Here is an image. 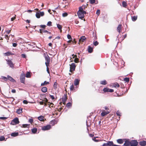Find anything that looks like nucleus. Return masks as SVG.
<instances>
[{"label":"nucleus","instance_id":"nucleus-42","mask_svg":"<svg viewBox=\"0 0 146 146\" xmlns=\"http://www.w3.org/2000/svg\"><path fill=\"white\" fill-rule=\"evenodd\" d=\"M51 124H53V125L56 124L57 122L55 120H52L51 121Z\"/></svg>","mask_w":146,"mask_h":146},{"label":"nucleus","instance_id":"nucleus-38","mask_svg":"<svg viewBox=\"0 0 146 146\" xmlns=\"http://www.w3.org/2000/svg\"><path fill=\"white\" fill-rule=\"evenodd\" d=\"M74 62L76 63H77L79 62V59L78 58H75L74 60Z\"/></svg>","mask_w":146,"mask_h":146},{"label":"nucleus","instance_id":"nucleus-3","mask_svg":"<svg viewBox=\"0 0 146 146\" xmlns=\"http://www.w3.org/2000/svg\"><path fill=\"white\" fill-rule=\"evenodd\" d=\"M70 65V72H72L73 71H75L76 67V65L75 64L73 63H72Z\"/></svg>","mask_w":146,"mask_h":146},{"label":"nucleus","instance_id":"nucleus-63","mask_svg":"<svg viewBox=\"0 0 146 146\" xmlns=\"http://www.w3.org/2000/svg\"><path fill=\"white\" fill-rule=\"evenodd\" d=\"M40 27H41L42 28H45L46 26L45 25H41L40 26Z\"/></svg>","mask_w":146,"mask_h":146},{"label":"nucleus","instance_id":"nucleus-53","mask_svg":"<svg viewBox=\"0 0 146 146\" xmlns=\"http://www.w3.org/2000/svg\"><path fill=\"white\" fill-rule=\"evenodd\" d=\"M5 38L7 40H9V36H8V35H6L5 36Z\"/></svg>","mask_w":146,"mask_h":146},{"label":"nucleus","instance_id":"nucleus-26","mask_svg":"<svg viewBox=\"0 0 146 146\" xmlns=\"http://www.w3.org/2000/svg\"><path fill=\"white\" fill-rule=\"evenodd\" d=\"M26 76L27 78H30L31 77V72H28L26 74Z\"/></svg>","mask_w":146,"mask_h":146},{"label":"nucleus","instance_id":"nucleus-58","mask_svg":"<svg viewBox=\"0 0 146 146\" xmlns=\"http://www.w3.org/2000/svg\"><path fill=\"white\" fill-rule=\"evenodd\" d=\"M16 15H15V16L13 17H12L11 18V21H14L15 19H16Z\"/></svg>","mask_w":146,"mask_h":146},{"label":"nucleus","instance_id":"nucleus-32","mask_svg":"<svg viewBox=\"0 0 146 146\" xmlns=\"http://www.w3.org/2000/svg\"><path fill=\"white\" fill-rule=\"evenodd\" d=\"M137 16H134L132 17V20L133 21H135L137 19Z\"/></svg>","mask_w":146,"mask_h":146},{"label":"nucleus","instance_id":"nucleus-12","mask_svg":"<svg viewBox=\"0 0 146 146\" xmlns=\"http://www.w3.org/2000/svg\"><path fill=\"white\" fill-rule=\"evenodd\" d=\"M123 145L125 146H130V141L129 140H126L124 143Z\"/></svg>","mask_w":146,"mask_h":146},{"label":"nucleus","instance_id":"nucleus-64","mask_svg":"<svg viewBox=\"0 0 146 146\" xmlns=\"http://www.w3.org/2000/svg\"><path fill=\"white\" fill-rule=\"evenodd\" d=\"M23 103L25 104H27L28 103V102L27 101V100H24L23 102Z\"/></svg>","mask_w":146,"mask_h":146},{"label":"nucleus","instance_id":"nucleus-43","mask_svg":"<svg viewBox=\"0 0 146 146\" xmlns=\"http://www.w3.org/2000/svg\"><path fill=\"white\" fill-rule=\"evenodd\" d=\"M90 3L91 4H93L95 3L96 0H90Z\"/></svg>","mask_w":146,"mask_h":146},{"label":"nucleus","instance_id":"nucleus-20","mask_svg":"<svg viewBox=\"0 0 146 146\" xmlns=\"http://www.w3.org/2000/svg\"><path fill=\"white\" fill-rule=\"evenodd\" d=\"M88 51L89 53H91L93 51V48L90 46H89L88 48Z\"/></svg>","mask_w":146,"mask_h":146},{"label":"nucleus","instance_id":"nucleus-2","mask_svg":"<svg viewBox=\"0 0 146 146\" xmlns=\"http://www.w3.org/2000/svg\"><path fill=\"white\" fill-rule=\"evenodd\" d=\"M45 58L46 60L45 64L46 67H48L49 66L50 62V58L48 55H47L45 56Z\"/></svg>","mask_w":146,"mask_h":146},{"label":"nucleus","instance_id":"nucleus-48","mask_svg":"<svg viewBox=\"0 0 146 146\" xmlns=\"http://www.w3.org/2000/svg\"><path fill=\"white\" fill-rule=\"evenodd\" d=\"M52 23L51 22L49 21L48 22L47 25L48 26H52Z\"/></svg>","mask_w":146,"mask_h":146},{"label":"nucleus","instance_id":"nucleus-11","mask_svg":"<svg viewBox=\"0 0 146 146\" xmlns=\"http://www.w3.org/2000/svg\"><path fill=\"white\" fill-rule=\"evenodd\" d=\"M111 86H112V87H115V88H118L120 86V85L118 84V83L115 82L111 84Z\"/></svg>","mask_w":146,"mask_h":146},{"label":"nucleus","instance_id":"nucleus-36","mask_svg":"<svg viewBox=\"0 0 146 146\" xmlns=\"http://www.w3.org/2000/svg\"><path fill=\"white\" fill-rule=\"evenodd\" d=\"M120 86H121V88L122 89H123V88H124V89H125V90L126 91H127V88H125V86H124V85L122 84H120Z\"/></svg>","mask_w":146,"mask_h":146},{"label":"nucleus","instance_id":"nucleus-45","mask_svg":"<svg viewBox=\"0 0 146 146\" xmlns=\"http://www.w3.org/2000/svg\"><path fill=\"white\" fill-rule=\"evenodd\" d=\"M68 15V13H64L62 14V15L63 17H66Z\"/></svg>","mask_w":146,"mask_h":146},{"label":"nucleus","instance_id":"nucleus-8","mask_svg":"<svg viewBox=\"0 0 146 146\" xmlns=\"http://www.w3.org/2000/svg\"><path fill=\"white\" fill-rule=\"evenodd\" d=\"M113 95L115 96H119L123 94V92H114Z\"/></svg>","mask_w":146,"mask_h":146},{"label":"nucleus","instance_id":"nucleus-16","mask_svg":"<svg viewBox=\"0 0 146 146\" xmlns=\"http://www.w3.org/2000/svg\"><path fill=\"white\" fill-rule=\"evenodd\" d=\"M86 8H87L86 5H83L82 6L80 7H79V9L81 11H84V10H85Z\"/></svg>","mask_w":146,"mask_h":146},{"label":"nucleus","instance_id":"nucleus-15","mask_svg":"<svg viewBox=\"0 0 146 146\" xmlns=\"http://www.w3.org/2000/svg\"><path fill=\"white\" fill-rule=\"evenodd\" d=\"M86 39V38L85 36H82L79 40V42H83Z\"/></svg>","mask_w":146,"mask_h":146},{"label":"nucleus","instance_id":"nucleus-34","mask_svg":"<svg viewBox=\"0 0 146 146\" xmlns=\"http://www.w3.org/2000/svg\"><path fill=\"white\" fill-rule=\"evenodd\" d=\"M22 112V109H18L17 111V113L18 114L21 113Z\"/></svg>","mask_w":146,"mask_h":146},{"label":"nucleus","instance_id":"nucleus-6","mask_svg":"<svg viewBox=\"0 0 146 146\" xmlns=\"http://www.w3.org/2000/svg\"><path fill=\"white\" fill-rule=\"evenodd\" d=\"M25 79V74L23 72L20 76V80L21 82L24 83Z\"/></svg>","mask_w":146,"mask_h":146},{"label":"nucleus","instance_id":"nucleus-18","mask_svg":"<svg viewBox=\"0 0 146 146\" xmlns=\"http://www.w3.org/2000/svg\"><path fill=\"white\" fill-rule=\"evenodd\" d=\"M100 84L102 85H106L107 84V82L106 80H104L100 81Z\"/></svg>","mask_w":146,"mask_h":146},{"label":"nucleus","instance_id":"nucleus-24","mask_svg":"<svg viewBox=\"0 0 146 146\" xmlns=\"http://www.w3.org/2000/svg\"><path fill=\"white\" fill-rule=\"evenodd\" d=\"M19 133L17 132L13 133H11V135L13 137H16L18 136Z\"/></svg>","mask_w":146,"mask_h":146},{"label":"nucleus","instance_id":"nucleus-50","mask_svg":"<svg viewBox=\"0 0 146 146\" xmlns=\"http://www.w3.org/2000/svg\"><path fill=\"white\" fill-rule=\"evenodd\" d=\"M57 83L56 82H55L54 83V87L55 88H57Z\"/></svg>","mask_w":146,"mask_h":146},{"label":"nucleus","instance_id":"nucleus-52","mask_svg":"<svg viewBox=\"0 0 146 146\" xmlns=\"http://www.w3.org/2000/svg\"><path fill=\"white\" fill-rule=\"evenodd\" d=\"M117 115L119 116H120L121 115V113L119 111H117L116 112Z\"/></svg>","mask_w":146,"mask_h":146},{"label":"nucleus","instance_id":"nucleus-5","mask_svg":"<svg viewBox=\"0 0 146 146\" xmlns=\"http://www.w3.org/2000/svg\"><path fill=\"white\" fill-rule=\"evenodd\" d=\"M19 123V121L18 118L16 117L11 121V124L13 125H15Z\"/></svg>","mask_w":146,"mask_h":146},{"label":"nucleus","instance_id":"nucleus-4","mask_svg":"<svg viewBox=\"0 0 146 146\" xmlns=\"http://www.w3.org/2000/svg\"><path fill=\"white\" fill-rule=\"evenodd\" d=\"M120 146L118 145H116L113 144V142L111 141H108L106 143H104L102 146Z\"/></svg>","mask_w":146,"mask_h":146},{"label":"nucleus","instance_id":"nucleus-14","mask_svg":"<svg viewBox=\"0 0 146 146\" xmlns=\"http://www.w3.org/2000/svg\"><path fill=\"white\" fill-rule=\"evenodd\" d=\"M38 119L40 121H43L45 120V118L42 116H40L38 117Z\"/></svg>","mask_w":146,"mask_h":146},{"label":"nucleus","instance_id":"nucleus-60","mask_svg":"<svg viewBox=\"0 0 146 146\" xmlns=\"http://www.w3.org/2000/svg\"><path fill=\"white\" fill-rule=\"evenodd\" d=\"M17 45V44L16 43H14L13 44V47H16Z\"/></svg>","mask_w":146,"mask_h":146},{"label":"nucleus","instance_id":"nucleus-25","mask_svg":"<svg viewBox=\"0 0 146 146\" xmlns=\"http://www.w3.org/2000/svg\"><path fill=\"white\" fill-rule=\"evenodd\" d=\"M67 99V98L66 96V95H64V96L62 98V101L63 102V103H65Z\"/></svg>","mask_w":146,"mask_h":146},{"label":"nucleus","instance_id":"nucleus-51","mask_svg":"<svg viewBox=\"0 0 146 146\" xmlns=\"http://www.w3.org/2000/svg\"><path fill=\"white\" fill-rule=\"evenodd\" d=\"M96 138L95 137H94V138H92V140L94 141H95V142H98L99 141H100V140H98L97 139H96Z\"/></svg>","mask_w":146,"mask_h":146},{"label":"nucleus","instance_id":"nucleus-7","mask_svg":"<svg viewBox=\"0 0 146 146\" xmlns=\"http://www.w3.org/2000/svg\"><path fill=\"white\" fill-rule=\"evenodd\" d=\"M6 61L7 62V64L10 67L12 68H14V64L11 60H7Z\"/></svg>","mask_w":146,"mask_h":146},{"label":"nucleus","instance_id":"nucleus-17","mask_svg":"<svg viewBox=\"0 0 146 146\" xmlns=\"http://www.w3.org/2000/svg\"><path fill=\"white\" fill-rule=\"evenodd\" d=\"M139 143L142 146H145L146 145V141H141L139 142Z\"/></svg>","mask_w":146,"mask_h":146},{"label":"nucleus","instance_id":"nucleus-28","mask_svg":"<svg viewBox=\"0 0 146 146\" xmlns=\"http://www.w3.org/2000/svg\"><path fill=\"white\" fill-rule=\"evenodd\" d=\"M37 129L36 128H34L32 129L31 131L32 133H36V132L37 131Z\"/></svg>","mask_w":146,"mask_h":146},{"label":"nucleus","instance_id":"nucleus-33","mask_svg":"<svg viewBox=\"0 0 146 146\" xmlns=\"http://www.w3.org/2000/svg\"><path fill=\"white\" fill-rule=\"evenodd\" d=\"M36 16L37 18H39L40 17V15L39 12H37L36 14Z\"/></svg>","mask_w":146,"mask_h":146},{"label":"nucleus","instance_id":"nucleus-27","mask_svg":"<svg viewBox=\"0 0 146 146\" xmlns=\"http://www.w3.org/2000/svg\"><path fill=\"white\" fill-rule=\"evenodd\" d=\"M122 5L123 7H126L127 6V3L125 1H123L122 3Z\"/></svg>","mask_w":146,"mask_h":146},{"label":"nucleus","instance_id":"nucleus-31","mask_svg":"<svg viewBox=\"0 0 146 146\" xmlns=\"http://www.w3.org/2000/svg\"><path fill=\"white\" fill-rule=\"evenodd\" d=\"M49 83L46 81H45L43 83H42L41 86H44L49 84Z\"/></svg>","mask_w":146,"mask_h":146},{"label":"nucleus","instance_id":"nucleus-13","mask_svg":"<svg viewBox=\"0 0 146 146\" xmlns=\"http://www.w3.org/2000/svg\"><path fill=\"white\" fill-rule=\"evenodd\" d=\"M122 25L119 24L118 25L117 28V31L120 33L121 32Z\"/></svg>","mask_w":146,"mask_h":146},{"label":"nucleus","instance_id":"nucleus-37","mask_svg":"<svg viewBox=\"0 0 146 146\" xmlns=\"http://www.w3.org/2000/svg\"><path fill=\"white\" fill-rule=\"evenodd\" d=\"M5 138L3 136H0V141H2L5 140Z\"/></svg>","mask_w":146,"mask_h":146},{"label":"nucleus","instance_id":"nucleus-59","mask_svg":"<svg viewBox=\"0 0 146 146\" xmlns=\"http://www.w3.org/2000/svg\"><path fill=\"white\" fill-rule=\"evenodd\" d=\"M67 38L68 39H70L72 38L71 35L69 34L68 35H67Z\"/></svg>","mask_w":146,"mask_h":146},{"label":"nucleus","instance_id":"nucleus-9","mask_svg":"<svg viewBox=\"0 0 146 146\" xmlns=\"http://www.w3.org/2000/svg\"><path fill=\"white\" fill-rule=\"evenodd\" d=\"M51 128V125H48L46 126H44L42 127V129L44 131L48 130L50 129Z\"/></svg>","mask_w":146,"mask_h":146},{"label":"nucleus","instance_id":"nucleus-57","mask_svg":"<svg viewBox=\"0 0 146 146\" xmlns=\"http://www.w3.org/2000/svg\"><path fill=\"white\" fill-rule=\"evenodd\" d=\"M2 78L5 80V81H7L8 80L7 77H6L5 76H3Z\"/></svg>","mask_w":146,"mask_h":146},{"label":"nucleus","instance_id":"nucleus-62","mask_svg":"<svg viewBox=\"0 0 146 146\" xmlns=\"http://www.w3.org/2000/svg\"><path fill=\"white\" fill-rule=\"evenodd\" d=\"M28 126H29V125L27 124H23V127H26Z\"/></svg>","mask_w":146,"mask_h":146},{"label":"nucleus","instance_id":"nucleus-35","mask_svg":"<svg viewBox=\"0 0 146 146\" xmlns=\"http://www.w3.org/2000/svg\"><path fill=\"white\" fill-rule=\"evenodd\" d=\"M41 91H47V88L46 87H43L42 88Z\"/></svg>","mask_w":146,"mask_h":146},{"label":"nucleus","instance_id":"nucleus-22","mask_svg":"<svg viewBox=\"0 0 146 146\" xmlns=\"http://www.w3.org/2000/svg\"><path fill=\"white\" fill-rule=\"evenodd\" d=\"M103 91H113V89H109L107 88H105L103 90Z\"/></svg>","mask_w":146,"mask_h":146},{"label":"nucleus","instance_id":"nucleus-56","mask_svg":"<svg viewBox=\"0 0 146 146\" xmlns=\"http://www.w3.org/2000/svg\"><path fill=\"white\" fill-rule=\"evenodd\" d=\"M42 100L44 102V103H47L48 102V100L46 98H45L44 100Z\"/></svg>","mask_w":146,"mask_h":146},{"label":"nucleus","instance_id":"nucleus-23","mask_svg":"<svg viewBox=\"0 0 146 146\" xmlns=\"http://www.w3.org/2000/svg\"><path fill=\"white\" fill-rule=\"evenodd\" d=\"M109 113V112L108 111H102L101 113V115L103 117L108 114Z\"/></svg>","mask_w":146,"mask_h":146},{"label":"nucleus","instance_id":"nucleus-19","mask_svg":"<svg viewBox=\"0 0 146 146\" xmlns=\"http://www.w3.org/2000/svg\"><path fill=\"white\" fill-rule=\"evenodd\" d=\"M80 80L78 79H76L74 81V84L75 85L77 86L78 85L79 83Z\"/></svg>","mask_w":146,"mask_h":146},{"label":"nucleus","instance_id":"nucleus-47","mask_svg":"<svg viewBox=\"0 0 146 146\" xmlns=\"http://www.w3.org/2000/svg\"><path fill=\"white\" fill-rule=\"evenodd\" d=\"M100 13V11L99 10H97L96 11V14L98 15L99 16Z\"/></svg>","mask_w":146,"mask_h":146},{"label":"nucleus","instance_id":"nucleus-21","mask_svg":"<svg viewBox=\"0 0 146 146\" xmlns=\"http://www.w3.org/2000/svg\"><path fill=\"white\" fill-rule=\"evenodd\" d=\"M7 78L8 80H9L10 81L12 82H14L15 81V80L13 79L12 77L9 76V75L7 76Z\"/></svg>","mask_w":146,"mask_h":146},{"label":"nucleus","instance_id":"nucleus-54","mask_svg":"<svg viewBox=\"0 0 146 146\" xmlns=\"http://www.w3.org/2000/svg\"><path fill=\"white\" fill-rule=\"evenodd\" d=\"M33 120L31 118L29 119V122L32 123L33 122Z\"/></svg>","mask_w":146,"mask_h":146},{"label":"nucleus","instance_id":"nucleus-40","mask_svg":"<svg viewBox=\"0 0 146 146\" xmlns=\"http://www.w3.org/2000/svg\"><path fill=\"white\" fill-rule=\"evenodd\" d=\"M57 27L59 29H62V26L59 24L57 25Z\"/></svg>","mask_w":146,"mask_h":146},{"label":"nucleus","instance_id":"nucleus-39","mask_svg":"<svg viewBox=\"0 0 146 146\" xmlns=\"http://www.w3.org/2000/svg\"><path fill=\"white\" fill-rule=\"evenodd\" d=\"M5 55L6 56H9L11 55V52H8L6 53H5Z\"/></svg>","mask_w":146,"mask_h":146},{"label":"nucleus","instance_id":"nucleus-30","mask_svg":"<svg viewBox=\"0 0 146 146\" xmlns=\"http://www.w3.org/2000/svg\"><path fill=\"white\" fill-rule=\"evenodd\" d=\"M124 81H125V82H128L129 81V78H125L124 79Z\"/></svg>","mask_w":146,"mask_h":146},{"label":"nucleus","instance_id":"nucleus-44","mask_svg":"<svg viewBox=\"0 0 146 146\" xmlns=\"http://www.w3.org/2000/svg\"><path fill=\"white\" fill-rule=\"evenodd\" d=\"M39 12L40 13V16H43L44 15V12H40V11H39Z\"/></svg>","mask_w":146,"mask_h":146},{"label":"nucleus","instance_id":"nucleus-10","mask_svg":"<svg viewBox=\"0 0 146 146\" xmlns=\"http://www.w3.org/2000/svg\"><path fill=\"white\" fill-rule=\"evenodd\" d=\"M138 144V142L136 140H132L130 141L131 146H136Z\"/></svg>","mask_w":146,"mask_h":146},{"label":"nucleus","instance_id":"nucleus-41","mask_svg":"<svg viewBox=\"0 0 146 146\" xmlns=\"http://www.w3.org/2000/svg\"><path fill=\"white\" fill-rule=\"evenodd\" d=\"M71 106H72L71 103L69 102L67 104L66 106L67 107L69 108V107H71Z\"/></svg>","mask_w":146,"mask_h":146},{"label":"nucleus","instance_id":"nucleus-61","mask_svg":"<svg viewBox=\"0 0 146 146\" xmlns=\"http://www.w3.org/2000/svg\"><path fill=\"white\" fill-rule=\"evenodd\" d=\"M11 31V30H7L5 31L8 34H9Z\"/></svg>","mask_w":146,"mask_h":146},{"label":"nucleus","instance_id":"nucleus-29","mask_svg":"<svg viewBox=\"0 0 146 146\" xmlns=\"http://www.w3.org/2000/svg\"><path fill=\"white\" fill-rule=\"evenodd\" d=\"M117 142L119 144H122L123 143V141L122 139H118L117 140Z\"/></svg>","mask_w":146,"mask_h":146},{"label":"nucleus","instance_id":"nucleus-49","mask_svg":"<svg viewBox=\"0 0 146 146\" xmlns=\"http://www.w3.org/2000/svg\"><path fill=\"white\" fill-rule=\"evenodd\" d=\"M74 88V86L73 84H72L71 86H70V90L71 91L73 90Z\"/></svg>","mask_w":146,"mask_h":146},{"label":"nucleus","instance_id":"nucleus-55","mask_svg":"<svg viewBox=\"0 0 146 146\" xmlns=\"http://www.w3.org/2000/svg\"><path fill=\"white\" fill-rule=\"evenodd\" d=\"M7 118L5 117H0V119H1L5 120L7 119Z\"/></svg>","mask_w":146,"mask_h":146},{"label":"nucleus","instance_id":"nucleus-46","mask_svg":"<svg viewBox=\"0 0 146 146\" xmlns=\"http://www.w3.org/2000/svg\"><path fill=\"white\" fill-rule=\"evenodd\" d=\"M99 43L97 41H96L93 42L94 45L95 46H96Z\"/></svg>","mask_w":146,"mask_h":146},{"label":"nucleus","instance_id":"nucleus-1","mask_svg":"<svg viewBox=\"0 0 146 146\" xmlns=\"http://www.w3.org/2000/svg\"><path fill=\"white\" fill-rule=\"evenodd\" d=\"M86 13L85 11H82L79 9L77 13V15L80 19H82L84 17V14H86Z\"/></svg>","mask_w":146,"mask_h":146}]
</instances>
